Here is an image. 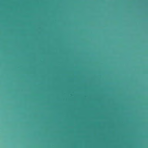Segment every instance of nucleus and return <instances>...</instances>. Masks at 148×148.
<instances>
[{
  "label": "nucleus",
  "instance_id": "f257e3e1",
  "mask_svg": "<svg viewBox=\"0 0 148 148\" xmlns=\"http://www.w3.org/2000/svg\"><path fill=\"white\" fill-rule=\"evenodd\" d=\"M44 114H46V0L44 1ZM35 57V56H33Z\"/></svg>",
  "mask_w": 148,
  "mask_h": 148
},
{
  "label": "nucleus",
  "instance_id": "f03ea898",
  "mask_svg": "<svg viewBox=\"0 0 148 148\" xmlns=\"http://www.w3.org/2000/svg\"><path fill=\"white\" fill-rule=\"evenodd\" d=\"M42 93L39 92V93H37L36 94V96L38 97H41V96H42Z\"/></svg>",
  "mask_w": 148,
  "mask_h": 148
},
{
  "label": "nucleus",
  "instance_id": "7ed1b4c3",
  "mask_svg": "<svg viewBox=\"0 0 148 148\" xmlns=\"http://www.w3.org/2000/svg\"><path fill=\"white\" fill-rule=\"evenodd\" d=\"M49 56H47V58H48V57H49ZM55 57H60L61 56H55Z\"/></svg>",
  "mask_w": 148,
  "mask_h": 148
},
{
  "label": "nucleus",
  "instance_id": "20e7f679",
  "mask_svg": "<svg viewBox=\"0 0 148 148\" xmlns=\"http://www.w3.org/2000/svg\"><path fill=\"white\" fill-rule=\"evenodd\" d=\"M47 102H49V101H47Z\"/></svg>",
  "mask_w": 148,
  "mask_h": 148
}]
</instances>
